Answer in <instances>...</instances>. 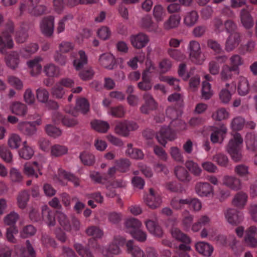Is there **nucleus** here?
I'll use <instances>...</instances> for the list:
<instances>
[{
  "label": "nucleus",
  "mask_w": 257,
  "mask_h": 257,
  "mask_svg": "<svg viewBox=\"0 0 257 257\" xmlns=\"http://www.w3.org/2000/svg\"><path fill=\"white\" fill-rule=\"evenodd\" d=\"M238 73L236 70L232 67H230L227 65H224L222 67L221 75L223 79H231L232 78V76Z\"/></svg>",
  "instance_id": "obj_41"
},
{
  "label": "nucleus",
  "mask_w": 257,
  "mask_h": 257,
  "mask_svg": "<svg viewBox=\"0 0 257 257\" xmlns=\"http://www.w3.org/2000/svg\"><path fill=\"white\" fill-rule=\"evenodd\" d=\"M28 34L26 29L21 28L16 33V41L18 43H24L27 39Z\"/></svg>",
  "instance_id": "obj_64"
},
{
  "label": "nucleus",
  "mask_w": 257,
  "mask_h": 257,
  "mask_svg": "<svg viewBox=\"0 0 257 257\" xmlns=\"http://www.w3.org/2000/svg\"><path fill=\"white\" fill-rule=\"evenodd\" d=\"M245 121L244 119L240 116L233 118L231 121V128L234 131L241 130L244 125Z\"/></svg>",
  "instance_id": "obj_56"
},
{
  "label": "nucleus",
  "mask_w": 257,
  "mask_h": 257,
  "mask_svg": "<svg viewBox=\"0 0 257 257\" xmlns=\"http://www.w3.org/2000/svg\"><path fill=\"white\" fill-rule=\"evenodd\" d=\"M208 47L213 51L215 53L219 54L222 51L221 45L215 40L209 39L207 42Z\"/></svg>",
  "instance_id": "obj_60"
},
{
  "label": "nucleus",
  "mask_w": 257,
  "mask_h": 257,
  "mask_svg": "<svg viewBox=\"0 0 257 257\" xmlns=\"http://www.w3.org/2000/svg\"><path fill=\"white\" fill-rule=\"evenodd\" d=\"M156 68L151 62L146 63V67L142 74V80H149L156 74Z\"/></svg>",
  "instance_id": "obj_36"
},
{
  "label": "nucleus",
  "mask_w": 257,
  "mask_h": 257,
  "mask_svg": "<svg viewBox=\"0 0 257 257\" xmlns=\"http://www.w3.org/2000/svg\"><path fill=\"white\" fill-rule=\"evenodd\" d=\"M114 131L116 134L123 137H127L129 135L124 120L123 121L119 122L116 124Z\"/></svg>",
  "instance_id": "obj_55"
},
{
  "label": "nucleus",
  "mask_w": 257,
  "mask_h": 257,
  "mask_svg": "<svg viewBox=\"0 0 257 257\" xmlns=\"http://www.w3.org/2000/svg\"><path fill=\"white\" fill-rule=\"evenodd\" d=\"M199 16L195 11L187 13L184 18V23L188 26H193L198 21Z\"/></svg>",
  "instance_id": "obj_37"
},
{
  "label": "nucleus",
  "mask_w": 257,
  "mask_h": 257,
  "mask_svg": "<svg viewBox=\"0 0 257 257\" xmlns=\"http://www.w3.org/2000/svg\"><path fill=\"white\" fill-rule=\"evenodd\" d=\"M174 173L176 177L182 182H188L191 180L188 171L183 167L177 166L174 169Z\"/></svg>",
  "instance_id": "obj_26"
},
{
  "label": "nucleus",
  "mask_w": 257,
  "mask_h": 257,
  "mask_svg": "<svg viewBox=\"0 0 257 257\" xmlns=\"http://www.w3.org/2000/svg\"><path fill=\"white\" fill-rule=\"evenodd\" d=\"M180 22V17L177 15H171L169 19L165 22L164 25L165 29L169 30L176 28Z\"/></svg>",
  "instance_id": "obj_42"
},
{
  "label": "nucleus",
  "mask_w": 257,
  "mask_h": 257,
  "mask_svg": "<svg viewBox=\"0 0 257 257\" xmlns=\"http://www.w3.org/2000/svg\"><path fill=\"white\" fill-rule=\"evenodd\" d=\"M14 26L11 21H9L6 25L5 31L0 36V53L5 54L7 50L12 49L14 46V42L11 34L14 32Z\"/></svg>",
  "instance_id": "obj_3"
},
{
  "label": "nucleus",
  "mask_w": 257,
  "mask_h": 257,
  "mask_svg": "<svg viewBox=\"0 0 257 257\" xmlns=\"http://www.w3.org/2000/svg\"><path fill=\"white\" fill-rule=\"evenodd\" d=\"M225 217L228 222L233 226H238L243 220L241 213L234 208L227 209L225 212Z\"/></svg>",
  "instance_id": "obj_6"
},
{
  "label": "nucleus",
  "mask_w": 257,
  "mask_h": 257,
  "mask_svg": "<svg viewBox=\"0 0 257 257\" xmlns=\"http://www.w3.org/2000/svg\"><path fill=\"white\" fill-rule=\"evenodd\" d=\"M196 250L206 256H210L213 251V247L205 242H198L195 244Z\"/></svg>",
  "instance_id": "obj_18"
},
{
  "label": "nucleus",
  "mask_w": 257,
  "mask_h": 257,
  "mask_svg": "<svg viewBox=\"0 0 257 257\" xmlns=\"http://www.w3.org/2000/svg\"><path fill=\"white\" fill-rule=\"evenodd\" d=\"M34 153L32 148L28 146L23 147L19 152L20 157L25 160L30 159L34 155Z\"/></svg>",
  "instance_id": "obj_49"
},
{
  "label": "nucleus",
  "mask_w": 257,
  "mask_h": 257,
  "mask_svg": "<svg viewBox=\"0 0 257 257\" xmlns=\"http://www.w3.org/2000/svg\"><path fill=\"white\" fill-rule=\"evenodd\" d=\"M40 0H28L21 2L19 10L22 14L27 11L32 15L38 16L46 13L47 7L43 5H39Z\"/></svg>",
  "instance_id": "obj_1"
},
{
  "label": "nucleus",
  "mask_w": 257,
  "mask_h": 257,
  "mask_svg": "<svg viewBox=\"0 0 257 257\" xmlns=\"http://www.w3.org/2000/svg\"><path fill=\"white\" fill-rule=\"evenodd\" d=\"M91 127L100 133H106L109 128V124L106 122L100 120H94L90 123Z\"/></svg>",
  "instance_id": "obj_30"
},
{
  "label": "nucleus",
  "mask_w": 257,
  "mask_h": 257,
  "mask_svg": "<svg viewBox=\"0 0 257 257\" xmlns=\"http://www.w3.org/2000/svg\"><path fill=\"white\" fill-rule=\"evenodd\" d=\"M68 152V149L64 146L60 145H54L51 147V153L52 156L59 157L66 154Z\"/></svg>",
  "instance_id": "obj_35"
},
{
  "label": "nucleus",
  "mask_w": 257,
  "mask_h": 257,
  "mask_svg": "<svg viewBox=\"0 0 257 257\" xmlns=\"http://www.w3.org/2000/svg\"><path fill=\"white\" fill-rule=\"evenodd\" d=\"M243 143V139L240 134L235 133L233 138L228 142L226 147V151L230 155L231 159L235 162L241 161L242 155L239 145Z\"/></svg>",
  "instance_id": "obj_2"
},
{
  "label": "nucleus",
  "mask_w": 257,
  "mask_h": 257,
  "mask_svg": "<svg viewBox=\"0 0 257 257\" xmlns=\"http://www.w3.org/2000/svg\"><path fill=\"white\" fill-rule=\"evenodd\" d=\"M19 218V215L18 213L13 211L8 214L4 219L5 224L11 226H16L15 224Z\"/></svg>",
  "instance_id": "obj_46"
},
{
  "label": "nucleus",
  "mask_w": 257,
  "mask_h": 257,
  "mask_svg": "<svg viewBox=\"0 0 257 257\" xmlns=\"http://www.w3.org/2000/svg\"><path fill=\"white\" fill-rule=\"evenodd\" d=\"M43 219L49 226H54L56 223L55 213L51 211L47 206H44L42 210Z\"/></svg>",
  "instance_id": "obj_22"
},
{
  "label": "nucleus",
  "mask_w": 257,
  "mask_h": 257,
  "mask_svg": "<svg viewBox=\"0 0 257 257\" xmlns=\"http://www.w3.org/2000/svg\"><path fill=\"white\" fill-rule=\"evenodd\" d=\"M69 84V81H61L57 83L52 87L51 94L58 99L62 98L65 93L63 86H67Z\"/></svg>",
  "instance_id": "obj_21"
},
{
  "label": "nucleus",
  "mask_w": 257,
  "mask_h": 257,
  "mask_svg": "<svg viewBox=\"0 0 257 257\" xmlns=\"http://www.w3.org/2000/svg\"><path fill=\"white\" fill-rule=\"evenodd\" d=\"M120 252L119 246L116 244H110L109 247L103 251V254L107 257H112L113 255L118 254Z\"/></svg>",
  "instance_id": "obj_48"
},
{
  "label": "nucleus",
  "mask_w": 257,
  "mask_h": 257,
  "mask_svg": "<svg viewBox=\"0 0 257 257\" xmlns=\"http://www.w3.org/2000/svg\"><path fill=\"white\" fill-rule=\"evenodd\" d=\"M82 163L85 165H92L95 161V157L92 154L84 152L81 153L79 157Z\"/></svg>",
  "instance_id": "obj_44"
},
{
  "label": "nucleus",
  "mask_w": 257,
  "mask_h": 257,
  "mask_svg": "<svg viewBox=\"0 0 257 257\" xmlns=\"http://www.w3.org/2000/svg\"><path fill=\"white\" fill-rule=\"evenodd\" d=\"M44 71L45 74L49 77H57L60 73L59 68L52 63L45 65Z\"/></svg>",
  "instance_id": "obj_32"
},
{
  "label": "nucleus",
  "mask_w": 257,
  "mask_h": 257,
  "mask_svg": "<svg viewBox=\"0 0 257 257\" xmlns=\"http://www.w3.org/2000/svg\"><path fill=\"white\" fill-rule=\"evenodd\" d=\"M166 13L165 9L161 5H158L154 7L153 15L155 18L158 22L162 21L166 16Z\"/></svg>",
  "instance_id": "obj_45"
},
{
  "label": "nucleus",
  "mask_w": 257,
  "mask_h": 257,
  "mask_svg": "<svg viewBox=\"0 0 257 257\" xmlns=\"http://www.w3.org/2000/svg\"><path fill=\"white\" fill-rule=\"evenodd\" d=\"M12 112L17 115L25 116L27 112L26 105L20 102H14L10 106Z\"/></svg>",
  "instance_id": "obj_28"
},
{
  "label": "nucleus",
  "mask_w": 257,
  "mask_h": 257,
  "mask_svg": "<svg viewBox=\"0 0 257 257\" xmlns=\"http://www.w3.org/2000/svg\"><path fill=\"white\" fill-rule=\"evenodd\" d=\"M18 130L25 136L31 137L37 132L36 127L31 124V121H22L18 125Z\"/></svg>",
  "instance_id": "obj_11"
},
{
  "label": "nucleus",
  "mask_w": 257,
  "mask_h": 257,
  "mask_svg": "<svg viewBox=\"0 0 257 257\" xmlns=\"http://www.w3.org/2000/svg\"><path fill=\"white\" fill-rule=\"evenodd\" d=\"M188 49L191 60L195 64H201L204 59L201 56L202 52L199 42L195 40L190 41Z\"/></svg>",
  "instance_id": "obj_4"
},
{
  "label": "nucleus",
  "mask_w": 257,
  "mask_h": 257,
  "mask_svg": "<svg viewBox=\"0 0 257 257\" xmlns=\"http://www.w3.org/2000/svg\"><path fill=\"white\" fill-rule=\"evenodd\" d=\"M54 18L53 16L44 17L40 24L42 33L46 37H51L54 32Z\"/></svg>",
  "instance_id": "obj_7"
},
{
  "label": "nucleus",
  "mask_w": 257,
  "mask_h": 257,
  "mask_svg": "<svg viewBox=\"0 0 257 257\" xmlns=\"http://www.w3.org/2000/svg\"><path fill=\"white\" fill-rule=\"evenodd\" d=\"M173 238L176 240L186 244H189L191 242V238L177 227H173L171 230Z\"/></svg>",
  "instance_id": "obj_19"
},
{
  "label": "nucleus",
  "mask_w": 257,
  "mask_h": 257,
  "mask_svg": "<svg viewBox=\"0 0 257 257\" xmlns=\"http://www.w3.org/2000/svg\"><path fill=\"white\" fill-rule=\"evenodd\" d=\"M145 224L150 233L159 237L162 236L163 231L157 222L152 220H148L145 221Z\"/></svg>",
  "instance_id": "obj_17"
},
{
  "label": "nucleus",
  "mask_w": 257,
  "mask_h": 257,
  "mask_svg": "<svg viewBox=\"0 0 257 257\" xmlns=\"http://www.w3.org/2000/svg\"><path fill=\"white\" fill-rule=\"evenodd\" d=\"M0 156L6 162L10 163L12 160L13 155L10 151L6 147H0Z\"/></svg>",
  "instance_id": "obj_61"
},
{
  "label": "nucleus",
  "mask_w": 257,
  "mask_h": 257,
  "mask_svg": "<svg viewBox=\"0 0 257 257\" xmlns=\"http://www.w3.org/2000/svg\"><path fill=\"white\" fill-rule=\"evenodd\" d=\"M132 240L127 241L126 246L128 253H130L133 257H145V252L139 247L134 246Z\"/></svg>",
  "instance_id": "obj_27"
},
{
  "label": "nucleus",
  "mask_w": 257,
  "mask_h": 257,
  "mask_svg": "<svg viewBox=\"0 0 257 257\" xmlns=\"http://www.w3.org/2000/svg\"><path fill=\"white\" fill-rule=\"evenodd\" d=\"M125 110L122 105L111 108L110 113L115 117L122 118L124 116Z\"/></svg>",
  "instance_id": "obj_62"
},
{
  "label": "nucleus",
  "mask_w": 257,
  "mask_h": 257,
  "mask_svg": "<svg viewBox=\"0 0 257 257\" xmlns=\"http://www.w3.org/2000/svg\"><path fill=\"white\" fill-rule=\"evenodd\" d=\"M143 98L145 100V103L140 107V111L143 114H148L150 111L157 108V104L152 96L148 93H145Z\"/></svg>",
  "instance_id": "obj_9"
},
{
  "label": "nucleus",
  "mask_w": 257,
  "mask_h": 257,
  "mask_svg": "<svg viewBox=\"0 0 257 257\" xmlns=\"http://www.w3.org/2000/svg\"><path fill=\"white\" fill-rule=\"evenodd\" d=\"M178 74L179 76L182 78L183 80H187L190 78V80H200V78L198 77L193 78L191 76V72L187 73L186 72V65L185 63L180 64L178 69Z\"/></svg>",
  "instance_id": "obj_34"
},
{
  "label": "nucleus",
  "mask_w": 257,
  "mask_h": 257,
  "mask_svg": "<svg viewBox=\"0 0 257 257\" xmlns=\"http://www.w3.org/2000/svg\"><path fill=\"white\" fill-rule=\"evenodd\" d=\"M39 49V46L36 43H32L28 45L25 48L20 50L21 54L24 57L27 58L31 55L35 53Z\"/></svg>",
  "instance_id": "obj_38"
},
{
  "label": "nucleus",
  "mask_w": 257,
  "mask_h": 257,
  "mask_svg": "<svg viewBox=\"0 0 257 257\" xmlns=\"http://www.w3.org/2000/svg\"><path fill=\"white\" fill-rule=\"evenodd\" d=\"M100 64L105 68L112 69L116 65L114 57L110 53H104L99 57Z\"/></svg>",
  "instance_id": "obj_13"
},
{
  "label": "nucleus",
  "mask_w": 257,
  "mask_h": 257,
  "mask_svg": "<svg viewBox=\"0 0 257 257\" xmlns=\"http://www.w3.org/2000/svg\"><path fill=\"white\" fill-rule=\"evenodd\" d=\"M240 42V36L238 33L230 34L225 43V50L230 52L238 46Z\"/></svg>",
  "instance_id": "obj_15"
},
{
  "label": "nucleus",
  "mask_w": 257,
  "mask_h": 257,
  "mask_svg": "<svg viewBox=\"0 0 257 257\" xmlns=\"http://www.w3.org/2000/svg\"><path fill=\"white\" fill-rule=\"evenodd\" d=\"M252 9L251 6H247L246 9H243L240 12L241 23L246 29H249L253 25V21L249 11Z\"/></svg>",
  "instance_id": "obj_14"
},
{
  "label": "nucleus",
  "mask_w": 257,
  "mask_h": 257,
  "mask_svg": "<svg viewBox=\"0 0 257 257\" xmlns=\"http://www.w3.org/2000/svg\"><path fill=\"white\" fill-rule=\"evenodd\" d=\"M141 225V222L138 219L134 218L127 219L124 222L126 231L131 234L139 229Z\"/></svg>",
  "instance_id": "obj_29"
},
{
  "label": "nucleus",
  "mask_w": 257,
  "mask_h": 257,
  "mask_svg": "<svg viewBox=\"0 0 257 257\" xmlns=\"http://www.w3.org/2000/svg\"><path fill=\"white\" fill-rule=\"evenodd\" d=\"M42 60V59L41 57H37L28 62V66L30 69V73L32 76H35L41 72L42 66L39 62Z\"/></svg>",
  "instance_id": "obj_24"
},
{
  "label": "nucleus",
  "mask_w": 257,
  "mask_h": 257,
  "mask_svg": "<svg viewBox=\"0 0 257 257\" xmlns=\"http://www.w3.org/2000/svg\"><path fill=\"white\" fill-rule=\"evenodd\" d=\"M202 96L205 99H209L212 95L211 91V84L208 81H203L202 86Z\"/></svg>",
  "instance_id": "obj_57"
},
{
  "label": "nucleus",
  "mask_w": 257,
  "mask_h": 257,
  "mask_svg": "<svg viewBox=\"0 0 257 257\" xmlns=\"http://www.w3.org/2000/svg\"><path fill=\"white\" fill-rule=\"evenodd\" d=\"M19 230L16 226H11L7 229L6 237L8 240L12 243L16 242V239L14 236V234L18 233Z\"/></svg>",
  "instance_id": "obj_54"
},
{
  "label": "nucleus",
  "mask_w": 257,
  "mask_h": 257,
  "mask_svg": "<svg viewBox=\"0 0 257 257\" xmlns=\"http://www.w3.org/2000/svg\"><path fill=\"white\" fill-rule=\"evenodd\" d=\"M156 138L158 142L164 147H166L167 140L172 141L175 139L174 132L169 127H162L156 134Z\"/></svg>",
  "instance_id": "obj_5"
},
{
  "label": "nucleus",
  "mask_w": 257,
  "mask_h": 257,
  "mask_svg": "<svg viewBox=\"0 0 257 257\" xmlns=\"http://www.w3.org/2000/svg\"><path fill=\"white\" fill-rule=\"evenodd\" d=\"M75 108L77 110L85 114L89 111V103L85 98H80L77 100Z\"/></svg>",
  "instance_id": "obj_33"
},
{
  "label": "nucleus",
  "mask_w": 257,
  "mask_h": 257,
  "mask_svg": "<svg viewBox=\"0 0 257 257\" xmlns=\"http://www.w3.org/2000/svg\"><path fill=\"white\" fill-rule=\"evenodd\" d=\"M45 131L47 134L51 137L56 138L61 135V130L52 124H47L45 126Z\"/></svg>",
  "instance_id": "obj_47"
},
{
  "label": "nucleus",
  "mask_w": 257,
  "mask_h": 257,
  "mask_svg": "<svg viewBox=\"0 0 257 257\" xmlns=\"http://www.w3.org/2000/svg\"><path fill=\"white\" fill-rule=\"evenodd\" d=\"M256 230L255 226H251L245 231L244 241L248 246L251 247H257V239L255 238Z\"/></svg>",
  "instance_id": "obj_12"
},
{
  "label": "nucleus",
  "mask_w": 257,
  "mask_h": 257,
  "mask_svg": "<svg viewBox=\"0 0 257 257\" xmlns=\"http://www.w3.org/2000/svg\"><path fill=\"white\" fill-rule=\"evenodd\" d=\"M212 160L219 166L223 167H226L229 162L227 157L222 153H218L213 156Z\"/></svg>",
  "instance_id": "obj_40"
},
{
  "label": "nucleus",
  "mask_w": 257,
  "mask_h": 257,
  "mask_svg": "<svg viewBox=\"0 0 257 257\" xmlns=\"http://www.w3.org/2000/svg\"><path fill=\"white\" fill-rule=\"evenodd\" d=\"M49 93L45 89L39 88L36 91V97L38 100L43 103H45L49 98Z\"/></svg>",
  "instance_id": "obj_52"
},
{
  "label": "nucleus",
  "mask_w": 257,
  "mask_h": 257,
  "mask_svg": "<svg viewBox=\"0 0 257 257\" xmlns=\"http://www.w3.org/2000/svg\"><path fill=\"white\" fill-rule=\"evenodd\" d=\"M247 200V195L243 192L237 193L232 200V204L238 209H242L245 205Z\"/></svg>",
  "instance_id": "obj_20"
},
{
  "label": "nucleus",
  "mask_w": 257,
  "mask_h": 257,
  "mask_svg": "<svg viewBox=\"0 0 257 257\" xmlns=\"http://www.w3.org/2000/svg\"><path fill=\"white\" fill-rule=\"evenodd\" d=\"M87 63V57L85 53L82 50L79 51L78 56L73 61L74 66L77 70H79Z\"/></svg>",
  "instance_id": "obj_25"
},
{
  "label": "nucleus",
  "mask_w": 257,
  "mask_h": 257,
  "mask_svg": "<svg viewBox=\"0 0 257 257\" xmlns=\"http://www.w3.org/2000/svg\"><path fill=\"white\" fill-rule=\"evenodd\" d=\"M36 232V229L32 225H28L23 227L20 232L21 237L26 238L34 235Z\"/></svg>",
  "instance_id": "obj_50"
},
{
  "label": "nucleus",
  "mask_w": 257,
  "mask_h": 257,
  "mask_svg": "<svg viewBox=\"0 0 257 257\" xmlns=\"http://www.w3.org/2000/svg\"><path fill=\"white\" fill-rule=\"evenodd\" d=\"M30 195L26 190L22 191L18 196V203L20 208L24 209L26 207L29 200Z\"/></svg>",
  "instance_id": "obj_43"
},
{
  "label": "nucleus",
  "mask_w": 257,
  "mask_h": 257,
  "mask_svg": "<svg viewBox=\"0 0 257 257\" xmlns=\"http://www.w3.org/2000/svg\"><path fill=\"white\" fill-rule=\"evenodd\" d=\"M133 47L137 49H141L146 46L149 41V38L146 34L140 33L132 35L130 38Z\"/></svg>",
  "instance_id": "obj_10"
},
{
  "label": "nucleus",
  "mask_w": 257,
  "mask_h": 257,
  "mask_svg": "<svg viewBox=\"0 0 257 257\" xmlns=\"http://www.w3.org/2000/svg\"><path fill=\"white\" fill-rule=\"evenodd\" d=\"M149 194L144 197V202L150 208L156 209L161 205V199L159 195L156 194L153 188L149 189Z\"/></svg>",
  "instance_id": "obj_8"
},
{
  "label": "nucleus",
  "mask_w": 257,
  "mask_h": 257,
  "mask_svg": "<svg viewBox=\"0 0 257 257\" xmlns=\"http://www.w3.org/2000/svg\"><path fill=\"white\" fill-rule=\"evenodd\" d=\"M97 34L100 39L106 40L109 38L111 33L107 27L103 26L98 29Z\"/></svg>",
  "instance_id": "obj_59"
},
{
  "label": "nucleus",
  "mask_w": 257,
  "mask_h": 257,
  "mask_svg": "<svg viewBox=\"0 0 257 257\" xmlns=\"http://www.w3.org/2000/svg\"><path fill=\"white\" fill-rule=\"evenodd\" d=\"M185 166L194 175L196 176L200 175L202 170L196 163L193 161H187L186 162Z\"/></svg>",
  "instance_id": "obj_39"
},
{
  "label": "nucleus",
  "mask_w": 257,
  "mask_h": 257,
  "mask_svg": "<svg viewBox=\"0 0 257 257\" xmlns=\"http://www.w3.org/2000/svg\"><path fill=\"white\" fill-rule=\"evenodd\" d=\"M74 247L79 255L82 257L86 256L91 252L88 245L83 246L80 243H76L74 245Z\"/></svg>",
  "instance_id": "obj_51"
},
{
  "label": "nucleus",
  "mask_w": 257,
  "mask_h": 257,
  "mask_svg": "<svg viewBox=\"0 0 257 257\" xmlns=\"http://www.w3.org/2000/svg\"><path fill=\"white\" fill-rule=\"evenodd\" d=\"M170 154L172 158L177 162L183 163V157L181 154L180 149L177 147L171 148Z\"/></svg>",
  "instance_id": "obj_58"
},
{
  "label": "nucleus",
  "mask_w": 257,
  "mask_h": 257,
  "mask_svg": "<svg viewBox=\"0 0 257 257\" xmlns=\"http://www.w3.org/2000/svg\"><path fill=\"white\" fill-rule=\"evenodd\" d=\"M21 139L17 135H13L9 140L8 144L11 149H18L20 146Z\"/></svg>",
  "instance_id": "obj_63"
},
{
  "label": "nucleus",
  "mask_w": 257,
  "mask_h": 257,
  "mask_svg": "<svg viewBox=\"0 0 257 257\" xmlns=\"http://www.w3.org/2000/svg\"><path fill=\"white\" fill-rule=\"evenodd\" d=\"M7 65L12 69L18 67L20 63L19 54L16 51H13L5 57Z\"/></svg>",
  "instance_id": "obj_23"
},
{
  "label": "nucleus",
  "mask_w": 257,
  "mask_h": 257,
  "mask_svg": "<svg viewBox=\"0 0 257 257\" xmlns=\"http://www.w3.org/2000/svg\"><path fill=\"white\" fill-rule=\"evenodd\" d=\"M228 113L224 108H221L216 110L212 115L213 119L217 121H221L228 117Z\"/></svg>",
  "instance_id": "obj_53"
},
{
  "label": "nucleus",
  "mask_w": 257,
  "mask_h": 257,
  "mask_svg": "<svg viewBox=\"0 0 257 257\" xmlns=\"http://www.w3.org/2000/svg\"><path fill=\"white\" fill-rule=\"evenodd\" d=\"M196 193L200 196H207L213 192V187L208 183H197L195 187Z\"/></svg>",
  "instance_id": "obj_16"
},
{
  "label": "nucleus",
  "mask_w": 257,
  "mask_h": 257,
  "mask_svg": "<svg viewBox=\"0 0 257 257\" xmlns=\"http://www.w3.org/2000/svg\"><path fill=\"white\" fill-rule=\"evenodd\" d=\"M224 184L233 190H239L240 188V181L239 179L232 176H225Z\"/></svg>",
  "instance_id": "obj_31"
}]
</instances>
